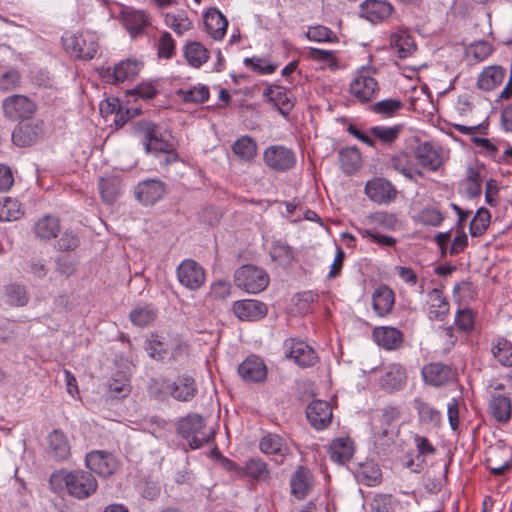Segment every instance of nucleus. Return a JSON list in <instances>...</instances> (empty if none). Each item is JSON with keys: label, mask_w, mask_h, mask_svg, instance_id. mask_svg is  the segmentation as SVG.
Returning a JSON list of instances; mask_svg holds the SVG:
<instances>
[{"label": "nucleus", "mask_w": 512, "mask_h": 512, "mask_svg": "<svg viewBox=\"0 0 512 512\" xmlns=\"http://www.w3.org/2000/svg\"><path fill=\"white\" fill-rule=\"evenodd\" d=\"M177 432L188 442L191 449H198L212 440L211 432L206 429L205 419L196 413L181 418L177 424Z\"/></svg>", "instance_id": "nucleus-1"}, {"label": "nucleus", "mask_w": 512, "mask_h": 512, "mask_svg": "<svg viewBox=\"0 0 512 512\" xmlns=\"http://www.w3.org/2000/svg\"><path fill=\"white\" fill-rule=\"evenodd\" d=\"M376 69L362 66L349 84L350 94L360 103L372 102L380 92V86L375 78Z\"/></svg>", "instance_id": "nucleus-2"}, {"label": "nucleus", "mask_w": 512, "mask_h": 512, "mask_svg": "<svg viewBox=\"0 0 512 512\" xmlns=\"http://www.w3.org/2000/svg\"><path fill=\"white\" fill-rule=\"evenodd\" d=\"M235 285L250 294L265 290L269 284V275L255 265L247 264L239 267L234 273Z\"/></svg>", "instance_id": "nucleus-3"}, {"label": "nucleus", "mask_w": 512, "mask_h": 512, "mask_svg": "<svg viewBox=\"0 0 512 512\" xmlns=\"http://www.w3.org/2000/svg\"><path fill=\"white\" fill-rule=\"evenodd\" d=\"M62 479L69 495L79 500L93 495L98 487L92 473L84 470L66 472Z\"/></svg>", "instance_id": "nucleus-4"}, {"label": "nucleus", "mask_w": 512, "mask_h": 512, "mask_svg": "<svg viewBox=\"0 0 512 512\" xmlns=\"http://www.w3.org/2000/svg\"><path fill=\"white\" fill-rule=\"evenodd\" d=\"M65 50L75 58L92 59L98 50V42L93 33L65 34L62 37Z\"/></svg>", "instance_id": "nucleus-5"}, {"label": "nucleus", "mask_w": 512, "mask_h": 512, "mask_svg": "<svg viewBox=\"0 0 512 512\" xmlns=\"http://www.w3.org/2000/svg\"><path fill=\"white\" fill-rule=\"evenodd\" d=\"M138 129L143 134L145 150L148 153H163L175 146L172 136L169 133L162 132L152 122H145L139 125Z\"/></svg>", "instance_id": "nucleus-6"}, {"label": "nucleus", "mask_w": 512, "mask_h": 512, "mask_svg": "<svg viewBox=\"0 0 512 512\" xmlns=\"http://www.w3.org/2000/svg\"><path fill=\"white\" fill-rule=\"evenodd\" d=\"M421 375L425 384L437 388L453 383L458 377L456 367L443 362H431L424 365Z\"/></svg>", "instance_id": "nucleus-7"}, {"label": "nucleus", "mask_w": 512, "mask_h": 512, "mask_svg": "<svg viewBox=\"0 0 512 512\" xmlns=\"http://www.w3.org/2000/svg\"><path fill=\"white\" fill-rule=\"evenodd\" d=\"M265 165L273 171L285 172L296 164V156L292 149L283 145H271L263 152Z\"/></svg>", "instance_id": "nucleus-8"}, {"label": "nucleus", "mask_w": 512, "mask_h": 512, "mask_svg": "<svg viewBox=\"0 0 512 512\" xmlns=\"http://www.w3.org/2000/svg\"><path fill=\"white\" fill-rule=\"evenodd\" d=\"M4 116L10 120H23L31 118L36 112V104L29 97L14 94L2 101Z\"/></svg>", "instance_id": "nucleus-9"}, {"label": "nucleus", "mask_w": 512, "mask_h": 512, "mask_svg": "<svg viewBox=\"0 0 512 512\" xmlns=\"http://www.w3.org/2000/svg\"><path fill=\"white\" fill-rule=\"evenodd\" d=\"M143 67V63L132 58L120 61L114 67H107L100 72L101 77L108 83H123L135 78Z\"/></svg>", "instance_id": "nucleus-10"}, {"label": "nucleus", "mask_w": 512, "mask_h": 512, "mask_svg": "<svg viewBox=\"0 0 512 512\" xmlns=\"http://www.w3.org/2000/svg\"><path fill=\"white\" fill-rule=\"evenodd\" d=\"M284 351L287 358L300 367H311L318 361L315 350L305 341L290 338L284 342Z\"/></svg>", "instance_id": "nucleus-11"}, {"label": "nucleus", "mask_w": 512, "mask_h": 512, "mask_svg": "<svg viewBox=\"0 0 512 512\" xmlns=\"http://www.w3.org/2000/svg\"><path fill=\"white\" fill-rule=\"evenodd\" d=\"M413 152L416 163L421 170L436 172L444 163L441 148L429 141L419 143Z\"/></svg>", "instance_id": "nucleus-12"}, {"label": "nucleus", "mask_w": 512, "mask_h": 512, "mask_svg": "<svg viewBox=\"0 0 512 512\" xmlns=\"http://www.w3.org/2000/svg\"><path fill=\"white\" fill-rule=\"evenodd\" d=\"M167 192L166 184L160 179H145L134 187L135 199L144 206L154 205Z\"/></svg>", "instance_id": "nucleus-13"}, {"label": "nucleus", "mask_w": 512, "mask_h": 512, "mask_svg": "<svg viewBox=\"0 0 512 512\" xmlns=\"http://www.w3.org/2000/svg\"><path fill=\"white\" fill-rule=\"evenodd\" d=\"M259 450L270 456L277 464H282L291 454L287 441L280 435L272 432L265 433L258 443Z\"/></svg>", "instance_id": "nucleus-14"}, {"label": "nucleus", "mask_w": 512, "mask_h": 512, "mask_svg": "<svg viewBox=\"0 0 512 512\" xmlns=\"http://www.w3.org/2000/svg\"><path fill=\"white\" fill-rule=\"evenodd\" d=\"M388 166L411 181L424 177L423 170L416 163L414 153L396 152L389 157Z\"/></svg>", "instance_id": "nucleus-15"}, {"label": "nucleus", "mask_w": 512, "mask_h": 512, "mask_svg": "<svg viewBox=\"0 0 512 512\" xmlns=\"http://www.w3.org/2000/svg\"><path fill=\"white\" fill-rule=\"evenodd\" d=\"M176 272L181 285L190 290L199 289L205 282L204 269L192 259L183 260Z\"/></svg>", "instance_id": "nucleus-16"}, {"label": "nucleus", "mask_w": 512, "mask_h": 512, "mask_svg": "<svg viewBox=\"0 0 512 512\" xmlns=\"http://www.w3.org/2000/svg\"><path fill=\"white\" fill-rule=\"evenodd\" d=\"M44 135V123L35 121L17 125L12 132V142L18 147H29Z\"/></svg>", "instance_id": "nucleus-17"}, {"label": "nucleus", "mask_w": 512, "mask_h": 512, "mask_svg": "<svg viewBox=\"0 0 512 512\" xmlns=\"http://www.w3.org/2000/svg\"><path fill=\"white\" fill-rule=\"evenodd\" d=\"M86 466L101 477L111 476L118 468L116 457L106 451H92L87 454Z\"/></svg>", "instance_id": "nucleus-18"}, {"label": "nucleus", "mask_w": 512, "mask_h": 512, "mask_svg": "<svg viewBox=\"0 0 512 512\" xmlns=\"http://www.w3.org/2000/svg\"><path fill=\"white\" fill-rule=\"evenodd\" d=\"M407 371L401 364H390L378 380L379 387L387 393L402 390L407 383Z\"/></svg>", "instance_id": "nucleus-19"}, {"label": "nucleus", "mask_w": 512, "mask_h": 512, "mask_svg": "<svg viewBox=\"0 0 512 512\" xmlns=\"http://www.w3.org/2000/svg\"><path fill=\"white\" fill-rule=\"evenodd\" d=\"M365 193L370 200L378 204H388L397 196L395 186L384 178L369 180L365 185Z\"/></svg>", "instance_id": "nucleus-20"}, {"label": "nucleus", "mask_w": 512, "mask_h": 512, "mask_svg": "<svg viewBox=\"0 0 512 512\" xmlns=\"http://www.w3.org/2000/svg\"><path fill=\"white\" fill-rule=\"evenodd\" d=\"M233 313L242 321H258L268 312L267 305L259 300L245 299L233 303Z\"/></svg>", "instance_id": "nucleus-21"}, {"label": "nucleus", "mask_w": 512, "mask_h": 512, "mask_svg": "<svg viewBox=\"0 0 512 512\" xmlns=\"http://www.w3.org/2000/svg\"><path fill=\"white\" fill-rule=\"evenodd\" d=\"M240 377L246 382H263L267 377L265 363L257 356L247 357L238 367Z\"/></svg>", "instance_id": "nucleus-22"}, {"label": "nucleus", "mask_w": 512, "mask_h": 512, "mask_svg": "<svg viewBox=\"0 0 512 512\" xmlns=\"http://www.w3.org/2000/svg\"><path fill=\"white\" fill-rule=\"evenodd\" d=\"M306 414L310 424L318 430L329 426L332 420V408L323 400L312 401L307 407Z\"/></svg>", "instance_id": "nucleus-23"}, {"label": "nucleus", "mask_w": 512, "mask_h": 512, "mask_svg": "<svg viewBox=\"0 0 512 512\" xmlns=\"http://www.w3.org/2000/svg\"><path fill=\"white\" fill-rule=\"evenodd\" d=\"M393 6L385 0H365L361 4V15L372 23H379L391 16Z\"/></svg>", "instance_id": "nucleus-24"}, {"label": "nucleus", "mask_w": 512, "mask_h": 512, "mask_svg": "<svg viewBox=\"0 0 512 512\" xmlns=\"http://www.w3.org/2000/svg\"><path fill=\"white\" fill-rule=\"evenodd\" d=\"M195 379L187 374L179 375L175 381H171L170 396L181 402L192 400L197 394Z\"/></svg>", "instance_id": "nucleus-25"}, {"label": "nucleus", "mask_w": 512, "mask_h": 512, "mask_svg": "<svg viewBox=\"0 0 512 512\" xmlns=\"http://www.w3.org/2000/svg\"><path fill=\"white\" fill-rule=\"evenodd\" d=\"M61 231L60 219L54 215H44L40 217L33 225L35 237L41 241H50L55 239Z\"/></svg>", "instance_id": "nucleus-26"}, {"label": "nucleus", "mask_w": 512, "mask_h": 512, "mask_svg": "<svg viewBox=\"0 0 512 512\" xmlns=\"http://www.w3.org/2000/svg\"><path fill=\"white\" fill-rule=\"evenodd\" d=\"M291 494L298 500L304 499L313 487V476L309 469L299 466L290 479Z\"/></svg>", "instance_id": "nucleus-27"}, {"label": "nucleus", "mask_w": 512, "mask_h": 512, "mask_svg": "<svg viewBox=\"0 0 512 512\" xmlns=\"http://www.w3.org/2000/svg\"><path fill=\"white\" fill-rule=\"evenodd\" d=\"M122 21L131 37L140 35L144 29L150 25V18L143 10L126 8L122 12Z\"/></svg>", "instance_id": "nucleus-28"}, {"label": "nucleus", "mask_w": 512, "mask_h": 512, "mask_svg": "<svg viewBox=\"0 0 512 512\" xmlns=\"http://www.w3.org/2000/svg\"><path fill=\"white\" fill-rule=\"evenodd\" d=\"M373 338L378 346L385 350H396L403 344V333L394 327H377L373 330Z\"/></svg>", "instance_id": "nucleus-29"}, {"label": "nucleus", "mask_w": 512, "mask_h": 512, "mask_svg": "<svg viewBox=\"0 0 512 512\" xmlns=\"http://www.w3.org/2000/svg\"><path fill=\"white\" fill-rule=\"evenodd\" d=\"M206 31L214 40H221L226 34L228 21L216 8H210L204 15Z\"/></svg>", "instance_id": "nucleus-30"}, {"label": "nucleus", "mask_w": 512, "mask_h": 512, "mask_svg": "<svg viewBox=\"0 0 512 512\" xmlns=\"http://www.w3.org/2000/svg\"><path fill=\"white\" fill-rule=\"evenodd\" d=\"M394 303L395 294L387 285H380L373 292V309L378 316L384 317L388 315L392 311Z\"/></svg>", "instance_id": "nucleus-31"}, {"label": "nucleus", "mask_w": 512, "mask_h": 512, "mask_svg": "<svg viewBox=\"0 0 512 512\" xmlns=\"http://www.w3.org/2000/svg\"><path fill=\"white\" fill-rule=\"evenodd\" d=\"M428 303L429 319L443 321L449 314L450 305L442 290L434 288L429 291Z\"/></svg>", "instance_id": "nucleus-32"}, {"label": "nucleus", "mask_w": 512, "mask_h": 512, "mask_svg": "<svg viewBox=\"0 0 512 512\" xmlns=\"http://www.w3.org/2000/svg\"><path fill=\"white\" fill-rule=\"evenodd\" d=\"M489 410L498 423H507L512 415V400L505 394H492Z\"/></svg>", "instance_id": "nucleus-33"}, {"label": "nucleus", "mask_w": 512, "mask_h": 512, "mask_svg": "<svg viewBox=\"0 0 512 512\" xmlns=\"http://www.w3.org/2000/svg\"><path fill=\"white\" fill-rule=\"evenodd\" d=\"M132 391L131 379L123 371H117L107 382V393L113 399H124Z\"/></svg>", "instance_id": "nucleus-34"}, {"label": "nucleus", "mask_w": 512, "mask_h": 512, "mask_svg": "<svg viewBox=\"0 0 512 512\" xmlns=\"http://www.w3.org/2000/svg\"><path fill=\"white\" fill-rule=\"evenodd\" d=\"M48 453L57 461H63L70 456V444L65 434L55 429L48 435Z\"/></svg>", "instance_id": "nucleus-35"}, {"label": "nucleus", "mask_w": 512, "mask_h": 512, "mask_svg": "<svg viewBox=\"0 0 512 512\" xmlns=\"http://www.w3.org/2000/svg\"><path fill=\"white\" fill-rule=\"evenodd\" d=\"M505 78V69L501 66H488L479 74L477 86L484 91H491L502 84Z\"/></svg>", "instance_id": "nucleus-36"}, {"label": "nucleus", "mask_w": 512, "mask_h": 512, "mask_svg": "<svg viewBox=\"0 0 512 512\" xmlns=\"http://www.w3.org/2000/svg\"><path fill=\"white\" fill-rule=\"evenodd\" d=\"M265 95L282 115H288L293 109V101L289 96V91L285 87L277 85L269 86L265 90Z\"/></svg>", "instance_id": "nucleus-37"}, {"label": "nucleus", "mask_w": 512, "mask_h": 512, "mask_svg": "<svg viewBox=\"0 0 512 512\" xmlns=\"http://www.w3.org/2000/svg\"><path fill=\"white\" fill-rule=\"evenodd\" d=\"M232 152L240 161L251 163L257 156L258 146L252 137L244 135L232 144Z\"/></svg>", "instance_id": "nucleus-38"}, {"label": "nucleus", "mask_w": 512, "mask_h": 512, "mask_svg": "<svg viewBox=\"0 0 512 512\" xmlns=\"http://www.w3.org/2000/svg\"><path fill=\"white\" fill-rule=\"evenodd\" d=\"M354 445L350 438L341 437L333 440L329 446V454L332 461L344 464L352 458Z\"/></svg>", "instance_id": "nucleus-39"}, {"label": "nucleus", "mask_w": 512, "mask_h": 512, "mask_svg": "<svg viewBox=\"0 0 512 512\" xmlns=\"http://www.w3.org/2000/svg\"><path fill=\"white\" fill-rule=\"evenodd\" d=\"M98 186L102 200L108 205L114 204L122 192V182L117 176L102 177Z\"/></svg>", "instance_id": "nucleus-40"}, {"label": "nucleus", "mask_w": 512, "mask_h": 512, "mask_svg": "<svg viewBox=\"0 0 512 512\" xmlns=\"http://www.w3.org/2000/svg\"><path fill=\"white\" fill-rule=\"evenodd\" d=\"M493 358L503 367H512V342L505 337H496L491 343Z\"/></svg>", "instance_id": "nucleus-41"}, {"label": "nucleus", "mask_w": 512, "mask_h": 512, "mask_svg": "<svg viewBox=\"0 0 512 512\" xmlns=\"http://www.w3.org/2000/svg\"><path fill=\"white\" fill-rule=\"evenodd\" d=\"M390 45L399 58H406L416 50L414 39L404 30L390 36Z\"/></svg>", "instance_id": "nucleus-42"}, {"label": "nucleus", "mask_w": 512, "mask_h": 512, "mask_svg": "<svg viewBox=\"0 0 512 512\" xmlns=\"http://www.w3.org/2000/svg\"><path fill=\"white\" fill-rule=\"evenodd\" d=\"M414 405L417 410L420 423L427 424L432 427H439L441 425L442 414L431 404L423 401L422 399H415Z\"/></svg>", "instance_id": "nucleus-43"}, {"label": "nucleus", "mask_w": 512, "mask_h": 512, "mask_svg": "<svg viewBox=\"0 0 512 512\" xmlns=\"http://www.w3.org/2000/svg\"><path fill=\"white\" fill-rule=\"evenodd\" d=\"M244 477H248L254 481L269 482L271 472L268 464L261 458H250L244 466Z\"/></svg>", "instance_id": "nucleus-44"}, {"label": "nucleus", "mask_w": 512, "mask_h": 512, "mask_svg": "<svg viewBox=\"0 0 512 512\" xmlns=\"http://www.w3.org/2000/svg\"><path fill=\"white\" fill-rule=\"evenodd\" d=\"M339 162L345 174L353 175L361 167V154L356 147L344 148L339 151Z\"/></svg>", "instance_id": "nucleus-45"}, {"label": "nucleus", "mask_w": 512, "mask_h": 512, "mask_svg": "<svg viewBox=\"0 0 512 512\" xmlns=\"http://www.w3.org/2000/svg\"><path fill=\"white\" fill-rule=\"evenodd\" d=\"M184 56L190 66L199 68L208 61L209 52L201 43L190 42L184 47Z\"/></svg>", "instance_id": "nucleus-46"}, {"label": "nucleus", "mask_w": 512, "mask_h": 512, "mask_svg": "<svg viewBox=\"0 0 512 512\" xmlns=\"http://www.w3.org/2000/svg\"><path fill=\"white\" fill-rule=\"evenodd\" d=\"M176 95L184 103L202 104L209 99L210 92L208 86L198 85L189 89H178Z\"/></svg>", "instance_id": "nucleus-47"}, {"label": "nucleus", "mask_w": 512, "mask_h": 512, "mask_svg": "<svg viewBox=\"0 0 512 512\" xmlns=\"http://www.w3.org/2000/svg\"><path fill=\"white\" fill-rule=\"evenodd\" d=\"M270 257L283 267H290L294 262L292 248L282 241H275L270 248Z\"/></svg>", "instance_id": "nucleus-48"}, {"label": "nucleus", "mask_w": 512, "mask_h": 512, "mask_svg": "<svg viewBox=\"0 0 512 512\" xmlns=\"http://www.w3.org/2000/svg\"><path fill=\"white\" fill-rule=\"evenodd\" d=\"M157 317V310L151 305L138 306L134 308L129 318L138 327H146L154 322Z\"/></svg>", "instance_id": "nucleus-49"}, {"label": "nucleus", "mask_w": 512, "mask_h": 512, "mask_svg": "<svg viewBox=\"0 0 512 512\" xmlns=\"http://www.w3.org/2000/svg\"><path fill=\"white\" fill-rule=\"evenodd\" d=\"M23 215L20 202L11 197L0 199V221H15Z\"/></svg>", "instance_id": "nucleus-50"}, {"label": "nucleus", "mask_w": 512, "mask_h": 512, "mask_svg": "<svg viewBox=\"0 0 512 512\" xmlns=\"http://www.w3.org/2000/svg\"><path fill=\"white\" fill-rule=\"evenodd\" d=\"M403 107L404 104L402 101L390 98L372 104L370 106V110L384 118H391L396 116Z\"/></svg>", "instance_id": "nucleus-51"}, {"label": "nucleus", "mask_w": 512, "mask_h": 512, "mask_svg": "<svg viewBox=\"0 0 512 512\" xmlns=\"http://www.w3.org/2000/svg\"><path fill=\"white\" fill-rule=\"evenodd\" d=\"M369 223L388 231H395L401 227L398 216L394 213L376 212L368 217Z\"/></svg>", "instance_id": "nucleus-52"}, {"label": "nucleus", "mask_w": 512, "mask_h": 512, "mask_svg": "<svg viewBox=\"0 0 512 512\" xmlns=\"http://www.w3.org/2000/svg\"><path fill=\"white\" fill-rule=\"evenodd\" d=\"M491 214L488 209L481 207L472 218L469 232L472 237H480L485 234L490 224Z\"/></svg>", "instance_id": "nucleus-53"}, {"label": "nucleus", "mask_w": 512, "mask_h": 512, "mask_svg": "<svg viewBox=\"0 0 512 512\" xmlns=\"http://www.w3.org/2000/svg\"><path fill=\"white\" fill-rule=\"evenodd\" d=\"M401 131V125L391 127L373 126L370 128V134L385 145L393 144L399 138Z\"/></svg>", "instance_id": "nucleus-54"}, {"label": "nucleus", "mask_w": 512, "mask_h": 512, "mask_svg": "<svg viewBox=\"0 0 512 512\" xmlns=\"http://www.w3.org/2000/svg\"><path fill=\"white\" fill-rule=\"evenodd\" d=\"M358 233L363 239H367L369 242L375 243L382 248L395 247L397 244L396 238L381 234L376 228H360Z\"/></svg>", "instance_id": "nucleus-55"}, {"label": "nucleus", "mask_w": 512, "mask_h": 512, "mask_svg": "<svg viewBox=\"0 0 512 512\" xmlns=\"http://www.w3.org/2000/svg\"><path fill=\"white\" fill-rule=\"evenodd\" d=\"M381 470L373 463H365L357 474L359 482L366 486H375L381 482Z\"/></svg>", "instance_id": "nucleus-56"}, {"label": "nucleus", "mask_w": 512, "mask_h": 512, "mask_svg": "<svg viewBox=\"0 0 512 512\" xmlns=\"http://www.w3.org/2000/svg\"><path fill=\"white\" fill-rule=\"evenodd\" d=\"M307 57L313 61L322 63L330 70H336L338 68V60L333 51L311 47L307 51Z\"/></svg>", "instance_id": "nucleus-57"}, {"label": "nucleus", "mask_w": 512, "mask_h": 512, "mask_svg": "<svg viewBox=\"0 0 512 512\" xmlns=\"http://www.w3.org/2000/svg\"><path fill=\"white\" fill-rule=\"evenodd\" d=\"M244 65L250 68L253 72L261 75H269L274 73L278 64L271 63L267 58L264 57H251L244 59Z\"/></svg>", "instance_id": "nucleus-58"}, {"label": "nucleus", "mask_w": 512, "mask_h": 512, "mask_svg": "<svg viewBox=\"0 0 512 512\" xmlns=\"http://www.w3.org/2000/svg\"><path fill=\"white\" fill-rule=\"evenodd\" d=\"M146 350L151 358L163 360L168 354V345L158 334H151L147 340Z\"/></svg>", "instance_id": "nucleus-59"}, {"label": "nucleus", "mask_w": 512, "mask_h": 512, "mask_svg": "<svg viewBox=\"0 0 512 512\" xmlns=\"http://www.w3.org/2000/svg\"><path fill=\"white\" fill-rule=\"evenodd\" d=\"M416 221L425 226L438 227L444 221V215L437 207H426L418 213Z\"/></svg>", "instance_id": "nucleus-60"}, {"label": "nucleus", "mask_w": 512, "mask_h": 512, "mask_svg": "<svg viewBox=\"0 0 512 512\" xmlns=\"http://www.w3.org/2000/svg\"><path fill=\"white\" fill-rule=\"evenodd\" d=\"M165 24L179 35L184 34L192 28L191 21L184 13H167L165 15Z\"/></svg>", "instance_id": "nucleus-61"}, {"label": "nucleus", "mask_w": 512, "mask_h": 512, "mask_svg": "<svg viewBox=\"0 0 512 512\" xmlns=\"http://www.w3.org/2000/svg\"><path fill=\"white\" fill-rule=\"evenodd\" d=\"M148 393L155 399H163L170 396L171 380L166 377L152 378L148 385Z\"/></svg>", "instance_id": "nucleus-62"}, {"label": "nucleus", "mask_w": 512, "mask_h": 512, "mask_svg": "<svg viewBox=\"0 0 512 512\" xmlns=\"http://www.w3.org/2000/svg\"><path fill=\"white\" fill-rule=\"evenodd\" d=\"M176 43L169 32H163L157 41V55L160 59L169 60L175 54Z\"/></svg>", "instance_id": "nucleus-63"}, {"label": "nucleus", "mask_w": 512, "mask_h": 512, "mask_svg": "<svg viewBox=\"0 0 512 512\" xmlns=\"http://www.w3.org/2000/svg\"><path fill=\"white\" fill-rule=\"evenodd\" d=\"M80 246V238L72 230H65L56 242V248L62 252L74 251Z\"/></svg>", "instance_id": "nucleus-64"}]
</instances>
